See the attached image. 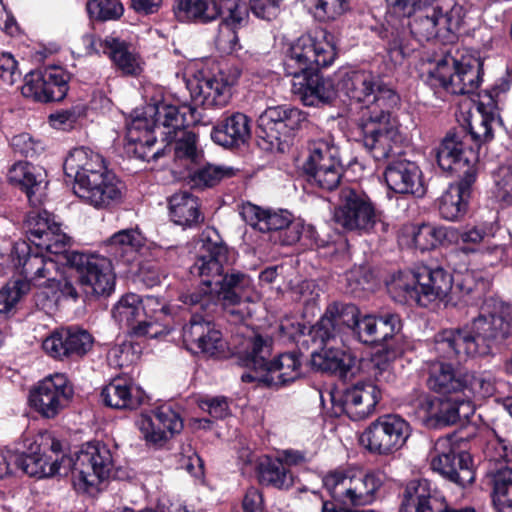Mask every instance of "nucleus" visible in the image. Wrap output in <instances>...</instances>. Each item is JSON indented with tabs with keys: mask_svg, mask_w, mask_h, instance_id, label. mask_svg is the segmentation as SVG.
<instances>
[{
	"mask_svg": "<svg viewBox=\"0 0 512 512\" xmlns=\"http://www.w3.org/2000/svg\"><path fill=\"white\" fill-rule=\"evenodd\" d=\"M203 123L201 111L191 104L177 106L162 91L150 96L126 124L125 149L143 161L158 160L173 151L176 163L185 170L205 160L199 135L186 130Z\"/></svg>",
	"mask_w": 512,
	"mask_h": 512,
	"instance_id": "nucleus-1",
	"label": "nucleus"
},
{
	"mask_svg": "<svg viewBox=\"0 0 512 512\" xmlns=\"http://www.w3.org/2000/svg\"><path fill=\"white\" fill-rule=\"evenodd\" d=\"M34 444L29 453H0L1 479L18 472L39 479L71 474L74 488L86 493L108 479L114 466L110 449L101 442L82 445L74 457L66 455L62 442L50 435Z\"/></svg>",
	"mask_w": 512,
	"mask_h": 512,
	"instance_id": "nucleus-2",
	"label": "nucleus"
},
{
	"mask_svg": "<svg viewBox=\"0 0 512 512\" xmlns=\"http://www.w3.org/2000/svg\"><path fill=\"white\" fill-rule=\"evenodd\" d=\"M330 84L335 96L320 107L333 106L339 92L351 101L364 104L356 122L359 141L372 157H385L390 150L389 143L399 137L395 114L402 103L396 86L366 70H338L330 78Z\"/></svg>",
	"mask_w": 512,
	"mask_h": 512,
	"instance_id": "nucleus-3",
	"label": "nucleus"
},
{
	"mask_svg": "<svg viewBox=\"0 0 512 512\" xmlns=\"http://www.w3.org/2000/svg\"><path fill=\"white\" fill-rule=\"evenodd\" d=\"M204 234L194 264L193 275L201 278L198 286L183 289L178 301L193 315L211 314L221 301L226 306L239 305L252 287L251 277L232 267V251L217 230Z\"/></svg>",
	"mask_w": 512,
	"mask_h": 512,
	"instance_id": "nucleus-4",
	"label": "nucleus"
},
{
	"mask_svg": "<svg viewBox=\"0 0 512 512\" xmlns=\"http://www.w3.org/2000/svg\"><path fill=\"white\" fill-rule=\"evenodd\" d=\"M337 54L334 35L326 29L304 33L286 44L283 71L292 77L291 91L304 106L320 107L334 98L330 78L321 70L331 66Z\"/></svg>",
	"mask_w": 512,
	"mask_h": 512,
	"instance_id": "nucleus-5",
	"label": "nucleus"
},
{
	"mask_svg": "<svg viewBox=\"0 0 512 512\" xmlns=\"http://www.w3.org/2000/svg\"><path fill=\"white\" fill-rule=\"evenodd\" d=\"M508 92L507 83L495 82L478 93L479 121L449 131L441 141L436 161L440 169L478 168L480 148L494 139V126L502 124L500 104Z\"/></svg>",
	"mask_w": 512,
	"mask_h": 512,
	"instance_id": "nucleus-6",
	"label": "nucleus"
},
{
	"mask_svg": "<svg viewBox=\"0 0 512 512\" xmlns=\"http://www.w3.org/2000/svg\"><path fill=\"white\" fill-rule=\"evenodd\" d=\"M512 337V304L499 297L484 300L482 312L465 329L445 330L437 340V350L457 362L485 355Z\"/></svg>",
	"mask_w": 512,
	"mask_h": 512,
	"instance_id": "nucleus-7",
	"label": "nucleus"
},
{
	"mask_svg": "<svg viewBox=\"0 0 512 512\" xmlns=\"http://www.w3.org/2000/svg\"><path fill=\"white\" fill-rule=\"evenodd\" d=\"M406 304L427 308L450 292L466 304H477L485 294L486 281L473 271L453 276L441 266L417 265L397 282Z\"/></svg>",
	"mask_w": 512,
	"mask_h": 512,
	"instance_id": "nucleus-8",
	"label": "nucleus"
},
{
	"mask_svg": "<svg viewBox=\"0 0 512 512\" xmlns=\"http://www.w3.org/2000/svg\"><path fill=\"white\" fill-rule=\"evenodd\" d=\"M354 311L349 321V331L360 343L376 348V366L393 362L413 349L411 341L402 333L403 323L399 314L382 312L361 316L359 308L348 303Z\"/></svg>",
	"mask_w": 512,
	"mask_h": 512,
	"instance_id": "nucleus-9",
	"label": "nucleus"
},
{
	"mask_svg": "<svg viewBox=\"0 0 512 512\" xmlns=\"http://www.w3.org/2000/svg\"><path fill=\"white\" fill-rule=\"evenodd\" d=\"M272 346V338L255 334L248 340L246 350L239 359L242 366L252 369L256 374L263 372L260 379L263 387L278 390L304 376L303 353L296 349L280 353L270 360Z\"/></svg>",
	"mask_w": 512,
	"mask_h": 512,
	"instance_id": "nucleus-10",
	"label": "nucleus"
},
{
	"mask_svg": "<svg viewBox=\"0 0 512 512\" xmlns=\"http://www.w3.org/2000/svg\"><path fill=\"white\" fill-rule=\"evenodd\" d=\"M172 11L181 23L206 25L218 19L220 38L227 32L229 51H237L238 30L248 23V8L242 0H175Z\"/></svg>",
	"mask_w": 512,
	"mask_h": 512,
	"instance_id": "nucleus-11",
	"label": "nucleus"
},
{
	"mask_svg": "<svg viewBox=\"0 0 512 512\" xmlns=\"http://www.w3.org/2000/svg\"><path fill=\"white\" fill-rule=\"evenodd\" d=\"M309 125V114L298 107L289 104L267 107L257 120V145L268 153H289L294 139Z\"/></svg>",
	"mask_w": 512,
	"mask_h": 512,
	"instance_id": "nucleus-12",
	"label": "nucleus"
},
{
	"mask_svg": "<svg viewBox=\"0 0 512 512\" xmlns=\"http://www.w3.org/2000/svg\"><path fill=\"white\" fill-rule=\"evenodd\" d=\"M422 60L435 63L433 68L422 73L425 83L433 89L441 88L454 95L473 94L483 80V61L472 55L456 59L446 54L437 60L431 57Z\"/></svg>",
	"mask_w": 512,
	"mask_h": 512,
	"instance_id": "nucleus-13",
	"label": "nucleus"
},
{
	"mask_svg": "<svg viewBox=\"0 0 512 512\" xmlns=\"http://www.w3.org/2000/svg\"><path fill=\"white\" fill-rule=\"evenodd\" d=\"M322 484L330 496L327 501L357 508L376 501L377 492L384 484V473L380 470L355 471L339 466L324 474Z\"/></svg>",
	"mask_w": 512,
	"mask_h": 512,
	"instance_id": "nucleus-14",
	"label": "nucleus"
},
{
	"mask_svg": "<svg viewBox=\"0 0 512 512\" xmlns=\"http://www.w3.org/2000/svg\"><path fill=\"white\" fill-rule=\"evenodd\" d=\"M308 152L301 167V175L306 183L322 192H332L339 188L345 168L338 147L320 139L309 143Z\"/></svg>",
	"mask_w": 512,
	"mask_h": 512,
	"instance_id": "nucleus-15",
	"label": "nucleus"
},
{
	"mask_svg": "<svg viewBox=\"0 0 512 512\" xmlns=\"http://www.w3.org/2000/svg\"><path fill=\"white\" fill-rule=\"evenodd\" d=\"M411 433L412 427L404 417L388 413L370 422L359 442L370 454L391 456L405 446Z\"/></svg>",
	"mask_w": 512,
	"mask_h": 512,
	"instance_id": "nucleus-16",
	"label": "nucleus"
},
{
	"mask_svg": "<svg viewBox=\"0 0 512 512\" xmlns=\"http://www.w3.org/2000/svg\"><path fill=\"white\" fill-rule=\"evenodd\" d=\"M67 263L76 270L78 282L87 296L109 297L115 291L116 274L111 258L74 252L67 256Z\"/></svg>",
	"mask_w": 512,
	"mask_h": 512,
	"instance_id": "nucleus-17",
	"label": "nucleus"
},
{
	"mask_svg": "<svg viewBox=\"0 0 512 512\" xmlns=\"http://www.w3.org/2000/svg\"><path fill=\"white\" fill-rule=\"evenodd\" d=\"M379 214L370 196L362 189L343 186L334 208V221L347 231L370 233Z\"/></svg>",
	"mask_w": 512,
	"mask_h": 512,
	"instance_id": "nucleus-18",
	"label": "nucleus"
},
{
	"mask_svg": "<svg viewBox=\"0 0 512 512\" xmlns=\"http://www.w3.org/2000/svg\"><path fill=\"white\" fill-rule=\"evenodd\" d=\"M475 405L456 392L439 397L429 394L420 395L417 399V409L426 426L441 429L454 425L461 420H468L475 413Z\"/></svg>",
	"mask_w": 512,
	"mask_h": 512,
	"instance_id": "nucleus-19",
	"label": "nucleus"
},
{
	"mask_svg": "<svg viewBox=\"0 0 512 512\" xmlns=\"http://www.w3.org/2000/svg\"><path fill=\"white\" fill-rule=\"evenodd\" d=\"M447 176L458 178L450 183L447 189L436 200V207L441 219L449 222H459L469 211L473 185L478 176V168L461 167L458 170L441 169Z\"/></svg>",
	"mask_w": 512,
	"mask_h": 512,
	"instance_id": "nucleus-20",
	"label": "nucleus"
},
{
	"mask_svg": "<svg viewBox=\"0 0 512 512\" xmlns=\"http://www.w3.org/2000/svg\"><path fill=\"white\" fill-rule=\"evenodd\" d=\"M461 20L454 10L443 12L436 1H430L408 21L411 35L419 42L440 39L451 41L460 28Z\"/></svg>",
	"mask_w": 512,
	"mask_h": 512,
	"instance_id": "nucleus-21",
	"label": "nucleus"
},
{
	"mask_svg": "<svg viewBox=\"0 0 512 512\" xmlns=\"http://www.w3.org/2000/svg\"><path fill=\"white\" fill-rule=\"evenodd\" d=\"M241 70L235 66L220 68L216 73L202 75L201 78L189 81L187 86L191 98L204 109L222 108L232 97V88L238 83Z\"/></svg>",
	"mask_w": 512,
	"mask_h": 512,
	"instance_id": "nucleus-22",
	"label": "nucleus"
},
{
	"mask_svg": "<svg viewBox=\"0 0 512 512\" xmlns=\"http://www.w3.org/2000/svg\"><path fill=\"white\" fill-rule=\"evenodd\" d=\"M74 389L68 377L55 373L30 389L28 403L44 419H55L70 403Z\"/></svg>",
	"mask_w": 512,
	"mask_h": 512,
	"instance_id": "nucleus-23",
	"label": "nucleus"
},
{
	"mask_svg": "<svg viewBox=\"0 0 512 512\" xmlns=\"http://www.w3.org/2000/svg\"><path fill=\"white\" fill-rule=\"evenodd\" d=\"M401 134L395 141H391L390 150L385 157L376 158V161L385 160L383 172L384 181L389 190L396 194L413 195L416 198H422L427 192L424 183L423 173L420 166L404 156H391L393 144L399 142Z\"/></svg>",
	"mask_w": 512,
	"mask_h": 512,
	"instance_id": "nucleus-24",
	"label": "nucleus"
},
{
	"mask_svg": "<svg viewBox=\"0 0 512 512\" xmlns=\"http://www.w3.org/2000/svg\"><path fill=\"white\" fill-rule=\"evenodd\" d=\"M381 390L372 381H357L331 396L335 417L346 415L352 421L369 417L381 401Z\"/></svg>",
	"mask_w": 512,
	"mask_h": 512,
	"instance_id": "nucleus-25",
	"label": "nucleus"
},
{
	"mask_svg": "<svg viewBox=\"0 0 512 512\" xmlns=\"http://www.w3.org/2000/svg\"><path fill=\"white\" fill-rule=\"evenodd\" d=\"M94 343L95 338L88 330L72 325L55 329L43 340L42 348L51 358L72 363L83 360Z\"/></svg>",
	"mask_w": 512,
	"mask_h": 512,
	"instance_id": "nucleus-26",
	"label": "nucleus"
},
{
	"mask_svg": "<svg viewBox=\"0 0 512 512\" xmlns=\"http://www.w3.org/2000/svg\"><path fill=\"white\" fill-rule=\"evenodd\" d=\"M69 80L70 75L58 66L34 70L25 75L21 92L36 102H60L67 96Z\"/></svg>",
	"mask_w": 512,
	"mask_h": 512,
	"instance_id": "nucleus-27",
	"label": "nucleus"
},
{
	"mask_svg": "<svg viewBox=\"0 0 512 512\" xmlns=\"http://www.w3.org/2000/svg\"><path fill=\"white\" fill-rule=\"evenodd\" d=\"M437 455L433 458L431 465L448 481L465 487L475 480L473 459L467 451L455 447L450 439L436 443Z\"/></svg>",
	"mask_w": 512,
	"mask_h": 512,
	"instance_id": "nucleus-28",
	"label": "nucleus"
},
{
	"mask_svg": "<svg viewBox=\"0 0 512 512\" xmlns=\"http://www.w3.org/2000/svg\"><path fill=\"white\" fill-rule=\"evenodd\" d=\"M184 424L181 415L170 405H161L142 414L139 421V429L148 446L156 449L164 444L175 434L183 430Z\"/></svg>",
	"mask_w": 512,
	"mask_h": 512,
	"instance_id": "nucleus-29",
	"label": "nucleus"
},
{
	"mask_svg": "<svg viewBox=\"0 0 512 512\" xmlns=\"http://www.w3.org/2000/svg\"><path fill=\"white\" fill-rule=\"evenodd\" d=\"M75 195L96 209H111L122 202L124 184L113 171L86 178V184L73 186Z\"/></svg>",
	"mask_w": 512,
	"mask_h": 512,
	"instance_id": "nucleus-30",
	"label": "nucleus"
},
{
	"mask_svg": "<svg viewBox=\"0 0 512 512\" xmlns=\"http://www.w3.org/2000/svg\"><path fill=\"white\" fill-rule=\"evenodd\" d=\"M46 177L41 167L22 160L16 161L7 173L9 184L25 194L32 207L41 206L47 197Z\"/></svg>",
	"mask_w": 512,
	"mask_h": 512,
	"instance_id": "nucleus-31",
	"label": "nucleus"
},
{
	"mask_svg": "<svg viewBox=\"0 0 512 512\" xmlns=\"http://www.w3.org/2000/svg\"><path fill=\"white\" fill-rule=\"evenodd\" d=\"M352 311L354 308L346 302L329 303L319 320L309 326L308 337L314 344L324 348L331 340L349 330Z\"/></svg>",
	"mask_w": 512,
	"mask_h": 512,
	"instance_id": "nucleus-32",
	"label": "nucleus"
},
{
	"mask_svg": "<svg viewBox=\"0 0 512 512\" xmlns=\"http://www.w3.org/2000/svg\"><path fill=\"white\" fill-rule=\"evenodd\" d=\"M310 365L313 371L336 376L343 382L351 380L360 371L357 357L340 348H322L320 352H312Z\"/></svg>",
	"mask_w": 512,
	"mask_h": 512,
	"instance_id": "nucleus-33",
	"label": "nucleus"
},
{
	"mask_svg": "<svg viewBox=\"0 0 512 512\" xmlns=\"http://www.w3.org/2000/svg\"><path fill=\"white\" fill-rule=\"evenodd\" d=\"M251 137V119L241 112H225L211 131L212 141L225 149L236 150Z\"/></svg>",
	"mask_w": 512,
	"mask_h": 512,
	"instance_id": "nucleus-34",
	"label": "nucleus"
},
{
	"mask_svg": "<svg viewBox=\"0 0 512 512\" xmlns=\"http://www.w3.org/2000/svg\"><path fill=\"white\" fill-rule=\"evenodd\" d=\"M11 260L17 272L23 277L17 281H27L29 288L37 285L43 278H49V263L41 249L32 246L27 241L15 242L11 250Z\"/></svg>",
	"mask_w": 512,
	"mask_h": 512,
	"instance_id": "nucleus-35",
	"label": "nucleus"
},
{
	"mask_svg": "<svg viewBox=\"0 0 512 512\" xmlns=\"http://www.w3.org/2000/svg\"><path fill=\"white\" fill-rule=\"evenodd\" d=\"M63 170L67 178L74 179V186L86 184V178L92 180L93 175H102L110 171L104 158L88 148L73 149L63 163Z\"/></svg>",
	"mask_w": 512,
	"mask_h": 512,
	"instance_id": "nucleus-36",
	"label": "nucleus"
},
{
	"mask_svg": "<svg viewBox=\"0 0 512 512\" xmlns=\"http://www.w3.org/2000/svg\"><path fill=\"white\" fill-rule=\"evenodd\" d=\"M141 296L135 293L123 295L112 309V317L119 325L129 329L134 337H156L161 331H149V324L141 316Z\"/></svg>",
	"mask_w": 512,
	"mask_h": 512,
	"instance_id": "nucleus-37",
	"label": "nucleus"
},
{
	"mask_svg": "<svg viewBox=\"0 0 512 512\" xmlns=\"http://www.w3.org/2000/svg\"><path fill=\"white\" fill-rule=\"evenodd\" d=\"M146 238L138 227L122 229L105 241V248L112 261L129 266L136 259Z\"/></svg>",
	"mask_w": 512,
	"mask_h": 512,
	"instance_id": "nucleus-38",
	"label": "nucleus"
},
{
	"mask_svg": "<svg viewBox=\"0 0 512 512\" xmlns=\"http://www.w3.org/2000/svg\"><path fill=\"white\" fill-rule=\"evenodd\" d=\"M258 483L267 488L289 490L294 486V474L282 458L263 455L255 463Z\"/></svg>",
	"mask_w": 512,
	"mask_h": 512,
	"instance_id": "nucleus-39",
	"label": "nucleus"
},
{
	"mask_svg": "<svg viewBox=\"0 0 512 512\" xmlns=\"http://www.w3.org/2000/svg\"><path fill=\"white\" fill-rule=\"evenodd\" d=\"M105 406L114 409L135 410L146 399L145 392L123 378H115L101 392Z\"/></svg>",
	"mask_w": 512,
	"mask_h": 512,
	"instance_id": "nucleus-40",
	"label": "nucleus"
},
{
	"mask_svg": "<svg viewBox=\"0 0 512 512\" xmlns=\"http://www.w3.org/2000/svg\"><path fill=\"white\" fill-rule=\"evenodd\" d=\"M199 198L188 191L174 193L168 198L171 221L184 229L197 228L204 222Z\"/></svg>",
	"mask_w": 512,
	"mask_h": 512,
	"instance_id": "nucleus-41",
	"label": "nucleus"
},
{
	"mask_svg": "<svg viewBox=\"0 0 512 512\" xmlns=\"http://www.w3.org/2000/svg\"><path fill=\"white\" fill-rule=\"evenodd\" d=\"M410 235L414 248L426 252L454 242L457 236V228L421 223L411 225Z\"/></svg>",
	"mask_w": 512,
	"mask_h": 512,
	"instance_id": "nucleus-42",
	"label": "nucleus"
},
{
	"mask_svg": "<svg viewBox=\"0 0 512 512\" xmlns=\"http://www.w3.org/2000/svg\"><path fill=\"white\" fill-rule=\"evenodd\" d=\"M376 33L386 45L387 53L395 63H402L410 57L414 48L410 47L404 25H399L396 20L386 18L385 22L376 28Z\"/></svg>",
	"mask_w": 512,
	"mask_h": 512,
	"instance_id": "nucleus-43",
	"label": "nucleus"
},
{
	"mask_svg": "<svg viewBox=\"0 0 512 512\" xmlns=\"http://www.w3.org/2000/svg\"><path fill=\"white\" fill-rule=\"evenodd\" d=\"M103 53L124 76L136 77L141 74L142 67L135 53L129 50V44L116 37H106L101 43Z\"/></svg>",
	"mask_w": 512,
	"mask_h": 512,
	"instance_id": "nucleus-44",
	"label": "nucleus"
},
{
	"mask_svg": "<svg viewBox=\"0 0 512 512\" xmlns=\"http://www.w3.org/2000/svg\"><path fill=\"white\" fill-rule=\"evenodd\" d=\"M208 338L214 342V350L218 351L219 344V330L215 328V324L211 319V314L193 315L190 316L189 322L183 327V340L191 351L197 345H203L204 339Z\"/></svg>",
	"mask_w": 512,
	"mask_h": 512,
	"instance_id": "nucleus-45",
	"label": "nucleus"
},
{
	"mask_svg": "<svg viewBox=\"0 0 512 512\" xmlns=\"http://www.w3.org/2000/svg\"><path fill=\"white\" fill-rule=\"evenodd\" d=\"M462 374L452 363L437 362L430 368L427 379L428 388L439 395H451L460 392Z\"/></svg>",
	"mask_w": 512,
	"mask_h": 512,
	"instance_id": "nucleus-46",
	"label": "nucleus"
},
{
	"mask_svg": "<svg viewBox=\"0 0 512 512\" xmlns=\"http://www.w3.org/2000/svg\"><path fill=\"white\" fill-rule=\"evenodd\" d=\"M233 175L232 168L213 165L205 159L202 163L187 169L185 179L189 181L192 187L204 189L215 187L223 179L230 178Z\"/></svg>",
	"mask_w": 512,
	"mask_h": 512,
	"instance_id": "nucleus-47",
	"label": "nucleus"
},
{
	"mask_svg": "<svg viewBox=\"0 0 512 512\" xmlns=\"http://www.w3.org/2000/svg\"><path fill=\"white\" fill-rule=\"evenodd\" d=\"M496 227L493 222L480 221L474 224L468 223L461 230L457 229L454 241L460 244V250L465 254L479 251L481 243L488 237H493Z\"/></svg>",
	"mask_w": 512,
	"mask_h": 512,
	"instance_id": "nucleus-48",
	"label": "nucleus"
},
{
	"mask_svg": "<svg viewBox=\"0 0 512 512\" xmlns=\"http://www.w3.org/2000/svg\"><path fill=\"white\" fill-rule=\"evenodd\" d=\"M24 227L28 240L38 246V241H44L50 237V232L59 231L61 224L55 220V216L47 210L30 211L24 221Z\"/></svg>",
	"mask_w": 512,
	"mask_h": 512,
	"instance_id": "nucleus-49",
	"label": "nucleus"
},
{
	"mask_svg": "<svg viewBox=\"0 0 512 512\" xmlns=\"http://www.w3.org/2000/svg\"><path fill=\"white\" fill-rule=\"evenodd\" d=\"M462 386L459 393L472 405L475 400H482L493 395L495 387L490 375L484 372L467 371L462 374Z\"/></svg>",
	"mask_w": 512,
	"mask_h": 512,
	"instance_id": "nucleus-50",
	"label": "nucleus"
},
{
	"mask_svg": "<svg viewBox=\"0 0 512 512\" xmlns=\"http://www.w3.org/2000/svg\"><path fill=\"white\" fill-rule=\"evenodd\" d=\"M141 316L149 324V331H158L155 326L168 328L172 319V307L155 296L141 297Z\"/></svg>",
	"mask_w": 512,
	"mask_h": 512,
	"instance_id": "nucleus-51",
	"label": "nucleus"
},
{
	"mask_svg": "<svg viewBox=\"0 0 512 512\" xmlns=\"http://www.w3.org/2000/svg\"><path fill=\"white\" fill-rule=\"evenodd\" d=\"M86 10L89 19L99 23L119 20L124 14L121 0H88Z\"/></svg>",
	"mask_w": 512,
	"mask_h": 512,
	"instance_id": "nucleus-52",
	"label": "nucleus"
},
{
	"mask_svg": "<svg viewBox=\"0 0 512 512\" xmlns=\"http://www.w3.org/2000/svg\"><path fill=\"white\" fill-rule=\"evenodd\" d=\"M433 492L427 479H414L409 481L402 493L399 512H413L420 503H423Z\"/></svg>",
	"mask_w": 512,
	"mask_h": 512,
	"instance_id": "nucleus-53",
	"label": "nucleus"
},
{
	"mask_svg": "<svg viewBox=\"0 0 512 512\" xmlns=\"http://www.w3.org/2000/svg\"><path fill=\"white\" fill-rule=\"evenodd\" d=\"M70 237L61 230L59 227V231L50 232V237L48 239L42 241H38L37 249H41L50 255H54L59 259L53 260L49 259V264L53 267L57 262H60L62 265L68 267L67 256L70 253H74L75 251H70Z\"/></svg>",
	"mask_w": 512,
	"mask_h": 512,
	"instance_id": "nucleus-54",
	"label": "nucleus"
},
{
	"mask_svg": "<svg viewBox=\"0 0 512 512\" xmlns=\"http://www.w3.org/2000/svg\"><path fill=\"white\" fill-rule=\"evenodd\" d=\"M303 2L308 11L321 22L335 20L349 9L348 0H303Z\"/></svg>",
	"mask_w": 512,
	"mask_h": 512,
	"instance_id": "nucleus-55",
	"label": "nucleus"
},
{
	"mask_svg": "<svg viewBox=\"0 0 512 512\" xmlns=\"http://www.w3.org/2000/svg\"><path fill=\"white\" fill-rule=\"evenodd\" d=\"M495 505L512 509V470L504 469L495 475L494 501Z\"/></svg>",
	"mask_w": 512,
	"mask_h": 512,
	"instance_id": "nucleus-56",
	"label": "nucleus"
},
{
	"mask_svg": "<svg viewBox=\"0 0 512 512\" xmlns=\"http://www.w3.org/2000/svg\"><path fill=\"white\" fill-rule=\"evenodd\" d=\"M36 286L38 289L33 295L36 307L44 311L53 310L60 302V296L54 289V278H47L43 284L37 282Z\"/></svg>",
	"mask_w": 512,
	"mask_h": 512,
	"instance_id": "nucleus-57",
	"label": "nucleus"
},
{
	"mask_svg": "<svg viewBox=\"0 0 512 512\" xmlns=\"http://www.w3.org/2000/svg\"><path fill=\"white\" fill-rule=\"evenodd\" d=\"M29 292L27 281H15L12 287L0 290V313L9 312L18 301Z\"/></svg>",
	"mask_w": 512,
	"mask_h": 512,
	"instance_id": "nucleus-58",
	"label": "nucleus"
},
{
	"mask_svg": "<svg viewBox=\"0 0 512 512\" xmlns=\"http://www.w3.org/2000/svg\"><path fill=\"white\" fill-rule=\"evenodd\" d=\"M494 454L491 455V460L499 464L496 471L493 473L492 482L494 483L495 475L504 469L512 470V443L504 438L496 436V442L493 444ZM494 499V492L492 493Z\"/></svg>",
	"mask_w": 512,
	"mask_h": 512,
	"instance_id": "nucleus-59",
	"label": "nucleus"
},
{
	"mask_svg": "<svg viewBox=\"0 0 512 512\" xmlns=\"http://www.w3.org/2000/svg\"><path fill=\"white\" fill-rule=\"evenodd\" d=\"M10 145L15 155L25 158H34L43 150L41 143L28 133L13 136Z\"/></svg>",
	"mask_w": 512,
	"mask_h": 512,
	"instance_id": "nucleus-60",
	"label": "nucleus"
},
{
	"mask_svg": "<svg viewBox=\"0 0 512 512\" xmlns=\"http://www.w3.org/2000/svg\"><path fill=\"white\" fill-rule=\"evenodd\" d=\"M22 73L18 62L10 53L0 54V79L4 84L12 86L21 79Z\"/></svg>",
	"mask_w": 512,
	"mask_h": 512,
	"instance_id": "nucleus-61",
	"label": "nucleus"
},
{
	"mask_svg": "<svg viewBox=\"0 0 512 512\" xmlns=\"http://www.w3.org/2000/svg\"><path fill=\"white\" fill-rule=\"evenodd\" d=\"M499 199L512 205V166L500 167L495 176Z\"/></svg>",
	"mask_w": 512,
	"mask_h": 512,
	"instance_id": "nucleus-62",
	"label": "nucleus"
},
{
	"mask_svg": "<svg viewBox=\"0 0 512 512\" xmlns=\"http://www.w3.org/2000/svg\"><path fill=\"white\" fill-rule=\"evenodd\" d=\"M263 223L260 224V231L262 232H280L283 230L285 226L289 224L291 219V214L286 210H280L279 212H275L269 209H266L265 214H263Z\"/></svg>",
	"mask_w": 512,
	"mask_h": 512,
	"instance_id": "nucleus-63",
	"label": "nucleus"
},
{
	"mask_svg": "<svg viewBox=\"0 0 512 512\" xmlns=\"http://www.w3.org/2000/svg\"><path fill=\"white\" fill-rule=\"evenodd\" d=\"M284 0H249L251 12L260 19L271 21L275 19Z\"/></svg>",
	"mask_w": 512,
	"mask_h": 512,
	"instance_id": "nucleus-64",
	"label": "nucleus"
}]
</instances>
